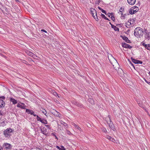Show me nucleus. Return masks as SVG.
Listing matches in <instances>:
<instances>
[{"label": "nucleus", "instance_id": "obj_2", "mask_svg": "<svg viewBox=\"0 0 150 150\" xmlns=\"http://www.w3.org/2000/svg\"><path fill=\"white\" fill-rule=\"evenodd\" d=\"M13 131L12 129L9 128L5 129L4 131L3 134L4 137L8 139L10 138V136H11V133Z\"/></svg>", "mask_w": 150, "mask_h": 150}, {"label": "nucleus", "instance_id": "obj_50", "mask_svg": "<svg viewBox=\"0 0 150 150\" xmlns=\"http://www.w3.org/2000/svg\"><path fill=\"white\" fill-rule=\"evenodd\" d=\"M123 8H122V7L120 8L119 9V11L121 12H122V11H123Z\"/></svg>", "mask_w": 150, "mask_h": 150}, {"label": "nucleus", "instance_id": "obj_48", "mask_svg": "<svg viewBox=\"0 0 150 150\" xmlns=\"http://www.w3.org/2000/svg\"><path fill=\"white\" fill-rule=\"evenodd\" d=\"M127 43H131V41L129 39L127 40V41L126 42Z\"/></svg>", "mask_w": 150, "mask_h": 150}, {"label": "nucleus", "instance_id": "obj_47", "mask_svg": "<svg viewBox=\"0 0 150 150\" xmlns=\"http://www.w3.org/2000/svg\"><path fill=\"white\" fill-rule=\"evenodd\" d=\"M132 47V46H131L130 45H128V47H127V48H129V49H131Z\"/></svg>", "mask_w": 150, "mask_h": 150}, {"label": "nucleus", "instance_id": "obj_55", "mask_svg": "<svg viewBox=\"0 0 150 150\" xmlns=\"http://www.w3.org/2000/svg\"><path fill=\"white\" fill-rule=\"evenodd\" d=\"M0 115H3V113H2V111L1 110H0Z\"/></svg>", "mask_w": 150, "mask_h": 150}, {"label": "nucleus", "instance_id": "obj_22", "mask_svg": "<svg viewBox=\"0 0 150 150\" xmlns=\"http://www.w3.org/2000/svg\"><path fill=\"white\" fill-rule=\"evenodd\" d=\"M120 37H121L126 42V41H127V40L128 39V38L125 36H122V35H121Z\"/></svg>", "mask_w": 150, "mask_h": 150}, {"label": "nucleus", "instance_id": "obj_52", "mask_svg": "<svg viewBox=\"0 0 150 150\" xmlns=\"http://www.w3.org/2000/svg\"><path fill=\"white\" fill-rule=\"evenodd\" d=\"M56 147L58 149L60 150V149H61V148H60L59 146H56Z\"/></svg>", "mask_w": 150, "mask_h": 150}, {"label": "nucleus", "instance_id": "obj_32", "mask_svg": "<svg viewBox=\"0 0 150 150\" xmlns=\"http://www.w3.org/2000/svg\"><path fill=\"white\" fill-rule=\"evenodd\" d=\"M101 1V0H96L95 1V4H96L99 5Z\"/></svg>", "mask_w": 150, "mask_h": 150}, {"label": "nucleus", "instance_id": "obj_12", "mask_svg": "<svg viewBox=\"0 0 150 150\" xmlns=\"http://www.w3.org/2000/svg\"><path fill=\"white\" fill-rule=\"evenodd\" d=\"M90 11L91 14H95V15L96 16L97 13L96 10L94 8H91V9Z\"/></svg>", "mask_w": 150, "mask_h": 150}, {"label": "nucleus", "instance_id": "obj_13", "mask_svg": "<svg viewBox=\"0 0 150 150\" xmlns=\"http://www.w3.org/2000/svg\"><path fill=\"white\" fill-rule=\"evenodd\" d=\"M21 104H23L24 105H21L20 104L18 103V104L17 105V107L18 108H20L22 109H25V106L24 105V104L23 103H21Z\"/></svg>", "mask_w": 150, "mask_h": 150}, {"label": "nucleus", "instance_id": "obj_5", "mask_svg": "<svg viewBox=\"0 0 150 150\" xmlns=\"http://www.w3.org/2000/svg\"><path fill=\"white\" fill-rule=\"evenodd\" d=\"M3 149L6 150H10L11 149L12 146L10 144L5 143H4L2 146Z\"/></svg>", "mask_w": 150, "mask_h": 150}, {"label": "nucleus", "instance_id": "obj_59", "mask_svg": "<svg viewBox=\"0 0 150 150\" xmlns=\"http://www.w3.org/2000/svg\"><path fill=\"white\" fill-rule=\"evenodd\" d=\"M144 109L145 110V111H146V112H148L147 110H146V109L144 108Z\"/></svg>", "mask_w": 150, "mask_h": 150}, {"label": "nucleus", "instance_id": "obj_49", "mask_svg": "<svg viewBox=\"0 0 150 150\" xmlns=\"http://www.w3.org/2000/svg\"><path fill=\"white\" fill-rule=\"evenodd\" d=\"M41 31L45 32V33H47V31L44 29H42L41 30Z\"/></svg>", "mask_w": 150, "mask_h": 150}, {"label": "nucleus", "instance_id": "obj_19", "mask_svg": "<svg viewBox=\"0 0 150 150\" xmlns=\"http://www.w3.org/2000/svg\"><path fill=\"white\" fill-rule=\"evenodd\" d=\"M36 119L38 121H40V122H41V123L42 122V121L43 120V119H42L38 115H36Z\"/></svg>", "mask_w": 150, "mask_h": 150}, {"label": "nucleus", "instance_id": "obj_60", "mask_svg": "<svg viewBox=\"0 0 150 150\" xmlns=\"http://www.w3.org/2000/svg\"><path fill=\"white\" fill-rule=\"evenodd\" d=\"M109 23L111 25V26H112V25H113L112 24H111V23L110 22Z\"/></svg>", "mask_w": 150, "mask_h": 150}, {"label": "nucleus", "instance_id": "obj_25", "mask_svg": "<svg viewBox=\"0 0 150 150\" xmlns=\"http://www.w3.org/2000/svg\"><path fill=\"white\" fill-rule=\"evenodd\" d=\"M27 54L29 55L31 57H32L33 54L32 52H30L29 51H27L26 52Z\"/></svg>", "mask_w": 150, "mask_h": 150}, {"label": "nucleus", "instance_id": "obj_10", "mask_svg": "<svg viewBox=\"0 0 150 150\" xmlns=\"http://www.w3.org/2000/svg\"><path fill=\"white\" fill-rule=\"evenodd\" d=\"M40 129L41 132L43 134H44L45 136H47L48 135V133L47 132V129H45L44 130H43L41 128Z\"/></svg>", "mask_w": 150, "mask_h": 150}, {"label": "nucleus", "instance_id": "obj_1", "mask_svg": "<svg viewBox=\"0 0 150 150\" xmlns=\"http://www.w3.org/2000/svg\"><path fill=\"white\" fill-rule=\"evenodd\" d=\"M144 31L142 28L139 27L136 28L134 31V35L137 38H140L143 35Z\"/></svg>", "mask_w": 150, "mask_h": 150}, {"label": "nucleus", "instance_id": "obj_56", "mask_svg": "<svg viewBox=\"0 0 150 150\" xmlns=\"http://www.w3.org/2000/svg\"><path fill=\"white\" fill-rule=\"evenodd\" d=\"M0 150H3V147L0 145Z\"/></svg>", "mask_w": 150, "mask_h": 150}, {"label": "nucleus", "instance_id": "obj_34", "mask_svg": "<svg viewBox=\"0 0 150 150\" xmlns=\"http://www.w3.org/2000/svg\"><path fill=\"white\" fill-rule=\"evenodd\" d=\"M128 61L129 62V63L130 64H131V65L135 69V67L134 65V64L132 63V62H131V61H130V60L129 59H128Z\"/></svg>", "mask_w": 150, "mask_h": 150}, {"label": "nucleus", "instance_id": "obj_21", "mask_svg": "<svg viewBox=\"0 0 150 150\" xmlns=\"http://www.w3.org/2000/svg\"><path fill=\"white\" fill-rule=\"evenodd\" d=\"M71 102L73 105H75L76 106H77V105H78V104L79 103L77 101L74 100H72L71 101Z\"/></svg>", "mask_w": 150, "mask_h": 150}, {"label": "nucleus", "instance_id": "obj_33", "mask_svg": "<svg viewBox=\"0 0 150 150\" xmlns=\"http://www.w3.org/2000/svg\"><path fill=\"white\" fill-rule=\"evenodd\" d=\"M107 15L109 17H110V16H112L114 15V14L113 13H109L107 14Z\"/></svg>", "mask_w": 150, "mask_h": 150}, {"label": "nucleus", "instance_id": "obj_61", "mask_svg": "<svg viewBox=\"0 0 150 150\" xmlns=\"http://www.w3.org/2000/svg\"><path fill=\"white\" fill-rule=\"evenodd\" d=\"M68 134H69V133H71V132L69 131H68Z\"/></svg>", "mask_w": 150, "mask_h": 150}, {"label": "nucleus", "instance_id": "obj_18", "mask_svg": "<svg viewBox=\"0 0 150 150\" xmlns=\"http://www.w3.org/2000/svg\"><path fill=\"white\" fill-rule=\"evenodd\" d=\"M93 17L96 20V21H98L99 19L98 18V16L96 15V16L95 15V14H91Z\"/></svg>", "mask_w": 150, "mask_h": 150}, {"label": "nucleus", "instance_id": "obj_39", "mask_svg": "<svg viewBox=\"0 0 150 150\" xmlns=\"http://www.w3.org/2000/svg\"><path fill=\"white\" fill-rule=\"evenodd\" d=\"M45 126L49 129H51L50 125H45Z\"/></svg>", "mask_w": 150, "mask_h": 150}, {"label": "nucleus", "instance_id": "obj_4", "mask_svg": "<svg viewBox=\"0 0 150 150\" xmlns=\"http://www.w3.org/2000/svg\"><path fill=\"white\" fill-rule=\"evenodd\" d=\"M5 99L4 96H0V108L5 107V103L3 100Z\"/></svg>", "mask_w": 150, "mask_h": 150}, {"label": "nucleus", "instance_id": "obj_63", "mask_svg": "<svg viewBox=\"0 0 150 150\" xmlns=\"http://www.w3.org/2000/svg\"><path fill=\"white\" fill-rule=\"evenodd\" d=\"M135 18H133V19H132V20L133 21H135Z\"/></svg>", "mask_w": 150, "mask_h": 150}, {"label": "nucleus", "instance_id": "obj_44", "mask_svg": "<svg viewBox=\"0 0 150 150\" xmlns=\"http://www.w3.org/2000/svg\"><path fill=\"white\" fill-rule=\"evenodd\" d=\"M144 32L145 34H146V33H149V32L148 31V30L146 29H145V28L144 29Z\"/></svg>", "mask_w": 150, "mask_h": 150}, {"label": "nucleus", "instance_id": "obj_53", "mask_svg": "<svg viewBox=\"0 0 150 150\" xmlns=\"http://www.w3.org/2000/svg\"><path fill=\"white\" fill-rule=\"evenodd\" d=\"M110 140L111 141L114 142V141H115V139H114L112 138L111 139H110Z\"/></svg>", "mask_w": 150, "mask_h": 150}, {"label": "nucleus", "instance_id": "obj_7", "mask_svg": "<svg viewBox=\"0 0 150 150\" xmlns=\"http://www.w3.org/2000/svg\"><path fill=\"white\" fill-rule=\"evenodd\" d=\"M131 59L132 61L135 64H142L143 63V62L142 61L138 60H136L134 59L132 57L131 58Z\"/></svg>", "mask_w": 150, "mask_h": 150}, {"label": "nucleus", "instance_id": "obj_15", "mask_svg": "<svg viewBox=\"0 0 150 150\" xmlns=\"http://www.w3.org/2000/svg\"><path fill=\"white\" fill-rule=\"evenodd\" d=\"M112 28H113L115 31H119V29L114 25H112Z\"/></svg>", "mask_w": 150, "mask_h": 150}, {"label": "nucleus", "instance_id": "obj_38", "mask_svg": "<svg viewBox=\"0 0 150 150\" xmlns=\"http://www.w3.org/2000/svg\"><path fill=\"white\" fill-rule=\"evenodd\" d=\"M32 57L34 59H36V58L37 57V56L36 55L33 54L32 55Z\"/></svg>", "mask_w": 150, "mask_h": 150}, {"label": "nucleus", "instance_id": "obj_27", "mask_svg": "<svg viewBox=\"0 0 150 150\" xmlns=\"http://www.w3.org/2000/svg\"><path fill=\"white\" fill-rule=\"evenodd\" d=\"M145 48L149 50H150V44L146 45V47H145Z\"/></svg>", "mask_w": 150, "mask_h": 150}, {"label": "nucleus", "instance_id": "obj_26", "mask_svg": "<svg viewBox=\"0 0 150 150\" xmlns=\"http://www.w3.org/2000/svg\"><path fill=\"white\" fill-rule=\"evenodd\" d=\"M73 126H74L76 129H79V130H80V129H81V128L77 125L75 123H74V124L73 125Z\"/></svg>", "mask_w": 150, "mask_h": 150}, {"label": "nucleus", "instance_id": "obj_51", "mask_svg": "<svg viewBox=\"0 0 150 150\" xmlns=\"http://www.w3.org/2000/svg\"><path fill=\"white\" fill-rule=\"evenodd\" d=\"M122 15H123V13H122ZM126 15V14H124V15H123V16H121V17H123V19H125V16Z\"/></svg>", "mask_w": 150, "mask_h": 150}, {"label": "nucleus", "instance_id": "obj_64", "mask_svg": "<svg viewBox=\"0 0 150 150\" xmlns=\"http://www.w3.org/2000/svg\"><path fill=\"white\" fill-rule=\"evenodd\" d=\"M149 74L150 75V71L149 72Z\"/></svg>", "mask_w": 150, "mask_h": 150}, {"label": "nucleus", "instance_id": "obj_35", "mask_svg": "<svg viewBox=\"0 0 150 150\" xmlns=\"http://www.w3.org/2000/svg\"><path fill=\"white\" fill-rule=\"evenodd\" d=\"M1 123L2 124V126L3 127L6 126V125L4 121H2V122H1Z\"/></svg>", "mask_w": 150, "mask_h": 150}, {"label": "nucleus", "instance_id": "obj_54", "mask_svg": "<svg viewBox=\"0 0 150 150\" xmlns=\"http://www.w3.org/2000/svg\"><path fill=\"white\" fill-rule=\"evenodd\" d=\"M146 45L147 44H146L145 43H144L142 44V45L143 46H144V47H146Z\"/></svg>", "mask_w": 150, "mask_h": 150}, {"label": "nucleus", "instance_id": "obj_14", "mask_svg": "<svg viewBox=\"0 0 150 150\" xmlns=\"http://www.w3.org/2000/svg\"><path fill=\"white\" fill-rule=\"evenodd\" d=\"M150 32H149V33L145 34H144V37L145 38H146V39H148V40H149L150 39Z\"/></svg>", "mask_w": 150, "mask_h": 150}, {"label": "nucleus", "instance_id": "obj_43", "mask_svg": "<svg viewBox=\"0 0 150 150\" xmlns=\"http://www.w3.org/2000/svg\"><path fill=\"white\" fill-rule=\"evenodd\" d=\"M22 62L23 63H24L25 64H28V62L26 61H25V60H22Z\"/></svg>", "mask_w": 150, "mask_h": 150}, {"label": "nucleus", "instance_id": "obj_40", "mask_svg": "<svg viewBox=\"0 0 150 150\" xmlns=\"http://www.w3.org/2000/svg\"><path fill=\"white\" fill-rule=\"evenodd\" d=\"M60 146L61 147L60 150H66L63 146Z\"/></svg>", "mask_w": 150, "mask_h": 150}, {"label": "nucleus", "instance_id": "obj_28", "mask_svg": "<svg viewBox=\"0 0 150 150\" xmlns=\"http://www.w3.org/2000/svg\"><path fill=\"white\" fill-rule=\"evenodd\" d=\"M77 106L79 107L80 108H83V105L81 103H79L78 104V105H77Z\"/></svg>", "mask_w": 150, "mask_h": 150}, {"label": "nucleus", "instance_id": "obj_9", "mask_svg": "<svg viewBox=\"0 0 150 150\" xmlns=\"http://www.w3.org/2000/svg\"><path fill=\"white\" fill-rule=\"evenodd\" d=\"M128 4L131 5H134L136 2V0H127Z\"/></svg>", "mask_w": 150, "mask_h": 150}, {"label": "nucleus", "instance_id": "obj_8", "mask_svg": "<svg viewBox=\"0 0 150 150\" xmlns=\"http://www.w3.org/2000/svg\"><path fill=\"white\" fill-rule=\"evenodd\" d=\"M109 126L111 129L115 131L116 130L115 128V127L112 122H110V123L109 124Z\"/></svg>", "mask_w": 150, "mask_h": 150}, {"label": "nucleus", "instance_id": "obj_24", "mask_svg": "<svg viewBox=\"0 0 150 150\" xmlns=\"http://www.w3.org/2000/svg\"><path fill=\"white\" fill-rule=\"evenodd\" d=\"M139 106L143 108H144V105L142 103H140L139 101H137Z\"/></svg>", "mask_w": 150, "mask_h": 150}, {"label": "nucleus", "instance_id": "obj_62", "mask_svg": "<svg viewBox=\"0 0 150 150\" xmlns=\"http://www.w3.org/2000/svg\"><path fill=\"white\" fill-rule=\"evenodd\" d=\"M120 24H116V25L117 26H118V25H120Z\"/></svg>", "mask_w": 150, "mask_h": 150}, {"label": "nucleus", "instance_id": "obj_20", "mask_svg": "<svg viewBox=\"0 0 150 150\" xmlns=\"http://www.w3.org/2000/svg\"><path fill=\"white\" fill-rule=\"evenodd\" d=\"M129 21H131V19H129V21H128L127 23H129V24H128L127 23H126L125 24H126L125 26H126V27H127V28L129 27L127 26V25H128V26H129L130 27V26L131 25V23L130 22H129Z\"/></svg>", "mask_w": 150, "mask_h": 150}, {"label": "nucleus", "instance_id": "obj_46", "mask_svg": "<svg viewBox=\"0 0 150 150\" xmlns=\"http://www.w3.org/2000/svg\"><path fill=\"white\" fill-rule=\"evenodd\" d=\"M144 81H145L146 83H148V84H149L150 85V82H149V81H148L146 79H144Z\"/></svg>", "mask_w": 150, "mask_h": 150}, {"label": "nucleus", "instance_id": "obj_11", "mask_svg": "<svg viewBox=\"0 0 150 150\" xmlns=\"http://www.w3.org/2000/svg\"><path fill=\"white\" fill-rule=\"evenodd\" d=\"M10 100L11 102H12L13 104H15L17 103V100L12 98H10Z\"/></svg>", "mask_w": 150, "mask_h": 150}, {"label": "nucleus", "instance_id": "obj_45", "mask_svg": "<svg viewBox=\"0 0 150 150\" xmlns=\"http://www.w3.org/2000/svg\"><path fill=\"white\" fill-rule=\"evenodd\" d=\"M103 131L104 132H107V130L105 128H103Z\"/></svg>", "mask_w": 150, "mask_h": 150}, {"label": "nucleus", "instance_id": "obj_17", "mask_svg": "<svg viewBox=\"0 0 150 150\" xmlns=\"http://www.w3.org/2000/svg\"><path fill=\"white\" fill-rule=\"evenodd\" d=\"M88 102L92 105L94 104V101L91 98H89L88 99Z\"/></svg>", "mask_w": 150, "mask_h": 150}, {"label": "nucleus", "instance_id": "obj_29", "mask_svg": "<svg viewBox=\"0 0 150 150\" xmlns=\"http://www.w3.org/2000/svg\"><path fill=\"white\" fill-rule=\"evenodd\" d=\"M77 106L79 107L80 108H83V105L81 103H79L78 104V105H77Z\"/></svg>", "mask_w": 150, "mask_h": 150}, {"label": "nucleus", "instance_id": "obj_42", "mask_svg": "<svg viewBox=\"0 0 150 150\" xmlns=\"http://www.w3.org/2000/svg\"><path fill=\"white\" fill-rule=\"evenodd\" d=\"M101 11L103 13L105 14L106 15H107L106 11H105L103 9H102V10H101Z\"/></svg>", "mask_w": 150, "mask_h": 150}, {"label": "nucleus", "instance_id": "obj_6", "mask_svg": "<svg viewBox=\"0 0 150 150\" xmlns=\"http://www.w3.org/2000/svg\"><path fill=\"white\" fill-rule=\"evenodd\" d=\"M26 112L28 114H30L31 115H33L35 117L36 116V115L35 114L34 112L32 110L28 109H26Z\"/></svg>", "mask_w": 150, "mask_h": 150}, {"label": "nucleus", "instance_id": "obj_31", "mask_svg": "<svg viewBox=\"0 0 150 150\" xmlns=\"http://www.w3.org/2000/svg\"><path fill=\"white\" fill-rule=\"evenodd\" d=\"M56 134V133H55V132L51 134V135L54 136L55 137V139H56L57 140H58V138L57 137Z\"/></svg>", "mask_w": 150, "mask_h": 150}, {"label": "nucleus", "instance_id": "obj_58", "mask_svg": "<svg viewBox=\"0 0 150 150\" xmlns=\"http://www.w3.org/2000/svg\"><path fill=\"white\" fill-rule=\"evenodd\" d=\"M29 60L30 61H33L34 62V61L32 60V59L31 58H30L29 59Z\"/></svg>", "mask_w": 150, "mask_h": 150}, {"label": "nucleus", "instance_id": "obj_30", "mask_svg": "<svg viewBox=\"0 0 150 150\" xmlns=\"http://www.w3.org/2000/svg\"><path fill=\"white\" fill-rule=\"evenodd\" d=\"M42 123L45 124H47L48 123V122L46 120L43 119V120L42 122Z\"/></svg>", "mask_w": 150, "mask_h": 150}, {"label": "nucleus", "instance_id": "obj_36", "mask_svg": "<svg viewBox=\"0 0 150 150\" xmlns=\"http://www.w3.org/2000/svg\"><path fill=\"white\" fill-rule=\"evenodd\" d=\"M111 18L113 21H115V18L114 15L112 16H111Z\"/></svg>", "mask_w": 150, "mask_h": 150}, {"label": "nucleus", "instance_id": "obj_23", "mask_svg": "<svg viewBox=\"0 0 150 150\" xmlns=\"http://www.w3.org/2000/svg\"><path fill=\"white\" fill-rule=\"evenodd\" d=\"M129 44L125 43V42L122 43V46L123 47L127 48Z\"/></svg>", "mask_w": 150, "mask_h": 150}, {"label": "nucleus", "instance_id": "obj_57", "mask_svg": "<svg viewBox=\"0 0 150 150\" xmlns=\"http://www.w3.org/2000/svg\"><path fill=\"white\" fill-rule=\"evenodd\" d=\"M98 8L101 11V10H102V8H100V7H99V6H98Z\"/></svg>", "mask_w": 150, "mask_h": 150}, {"label": "nucleus", "instance_id": "obj_3", "mask_svg": "<svg viewBox=\"0 0 150 150\" xmlns=\"http://www.w3.org/2000/svg\"><path fill=\"white\" fill-rule=\"evenodd\" d=\"M139 10V8L137 6H134L132 7L129 10V13L130 14L132 15L135 13Z\"/></svg>", "mask_w": 150, "mask_h": 150}, {"label": "nucleus", "instance_id": "obj_37", "mask_svg": "<svg viewBox=\"0 0 150 150\" xmlns=\"http://www.w3.org/2000/svg\"><path fill=\"white\" fill-rule=\"evenodd\" d=\"M42 112L44 113L47 117V115H46V114L47 113V112L44 109L42 111Z\"/></svg>", "mask_w": 150, "mask_h": 150}, {"label": "nucleus", "instance_id": "obj_16", "mask_svg": "<svg viewBox=\"0 0 150 150\" xmlns=\"http://www.w3.org/2000/svg\"><path fill=\"white\" fill-rule=\"evenodd\" d=\"M100 16L103 18H104L105 20L110 21V20H109L107 18L104 14L100 12Z\"/></svg>", "mask_w": 150, "mask_h": 150}, {"label": "nucleus", "instance_id": "obj_41", "mask_svg": "<svg viewBox=\"0 0 150 150\" xmlns=\"http://www.w3.org/2000/svg\"><path fill=\"white\" fill-rule=\"evenodd\" d=\"M106 138L109 140H110L112 139V137L109 136H106Z\"/></svg>", "mask_w": 150, "mask_h": 150}]
</instances>
